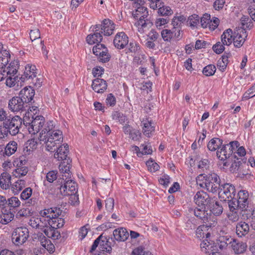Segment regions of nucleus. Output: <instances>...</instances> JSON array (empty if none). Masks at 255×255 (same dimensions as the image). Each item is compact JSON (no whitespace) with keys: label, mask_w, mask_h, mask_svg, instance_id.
<instances>
[{"label":"nucleus","mask_w":255,"mask_h":255,"mask_svg":"<svg viewBox=\"0 0 255 255\" xmlns=\"http://www.w3.org/2000/svg\"><path fill=\"white\" fill-rule=\"evenodd\" d=\"M140 47L138 44L135 42H130L128 46V51L126 52V53L130 52L135 53L138 51Z\"/></svg>","instance_id":"obj_56"},{"label":"nucleus","mask_w":255,"mask_h":255,"mask_svg":"<svg viewBox=\"0 0 255 255\" xmlns=\"http://www.w3.org/2000/svg\"><path fill=\"white\" fill-rule=\"evenodd\" d=\"M113 42L115 46L117 49H122L128 45V37L125 32H119L116 35Z\"/></svg>","instance_id":"obj_14"},{"label":"nucleus","mask_w":255,"mask_h":255,"mask_svg":"<svg viewBox=\"0 0 255 255\" xmlns=\"http://www.w3.org/2000/svg\"><path fill=\"white\" fill-rule=\"evenodd\" d=\"M112 243L109 241V239L107 240L106 241H102L100 243V246H103L102 250L107 252L109 253L112 251Z\"/></svg>","instance_id":"obj_50"},{"label":"nucleus","mask_w":255,"mask_h":255,"mask_svg":"<svg viewBox=\"0 0 255 255\" xmlns=\"http://www.w3.org/2000/svg\"><path fill=\"white\" fill-rule=\"evenodd\" d=\"M222 144V139L219 138H213L208 142L207 147L209 150L214 151L217 149H219V147H221Z\"/></svg>","instance_id":"obj_30"},{"label":"nucleus","mask_w":255,"mask_h":255,"mask_svg":"<svg viewBox=\"0 0 255 255\" xmlns=\"http://www.w3.org/2000/svg\"><path fill=\"white\" fill-rule=\"evenodd\" d=\"M57 171L52 170L49 171L46 175L47 180L50 183H52L57 178Z\"/></svg>","instance_id":"obj_59"},{"label":"nucleus","mask_w":255,"mask_h":255,"mask_svg":"<svg viewBox=\"0 0 255 255\" xmlns=\"http://www.w3.org/2000/svg\"><path fill=\"white\" fill-rule=\"evenodd\" d=\"M7 204L10 207L14 208L18 207L20 202L17 197H12L7 201Z\"/></svg>","instance_id":"obj_54"},{"label":"nucleus","mask_w":255,"mask_h":255,"mask_svg":"<svg viewBox=\"0 0 255 255\" xmlns=\"http://www.w3.org/2000/svg\"><path fill=\"white\" fill-rule=\"evenodd\" d=\"M56 152L54 154L55 158L58 160L62 161L59 165V169L61 173L67 174L65 175L66 179L70 176V169L71 167L72 160L68 157L69 153V145L67 143H64L58 146H57Z\"/></svg>","instance_id":"obj_2"},{"label":"nucleus","mask_w":255,"mask_h":255,"mask_svg":"<svg viewBox=\"0 0 255 255\" xmlns=\"http://www.w3.org/2000/svg\"><path fill=\"white\" fill-rule=\"evenodd\" d=\"M69 201L71 204L73 205H76L79 204V197L78 195L77 194V193H73L71 195H69Z\"/></svg>","instance_id":"obj_64"},{"label":"nucleus","mask_w":255,"mask_h":255,"mask_svg":"<svg viewBox=\"0 0 255 255\" xmlns=\"http://www.w3.org/2000/svg\"><path fill=\"white\" fill-rule=\"evenodd\" d=\"M216 70L215 65L210 64L206 66L203 70V73L206 76H210L213 75Z\"/></svg>","instance_id":"obj_44"},{"label":"nucleus","mask_w":255,"mask_h":255,"mask_svg":"<svg viewBox=\"0 0 255 255\" xmlns=\"http://www.w3.org/2000/svg\"><path fill=\"white\" fill-rule=\"evenodd\" d=\"M36 67L34 65H27L25 67V70L24 74L19 78L20 84L23 82L25 80L33 79L36 77V73L35 72Z\"/></svg>","instance_id":"obj_19"},{"label":"nucleus","mask_w":255,"mask_h":255,"mask_svg":"<svg viewBox=\"0 0 255 255\" xmlns=\"http://www.w3.org/2000/svg\"><path fill=\"white\" fill-rule=\"evenodd\" d=\"M101 32L105 35L109 36L113 34L116 25L110 19H104L102 21Z\"/></svg>","instance_id":"obj_22"},{"label":"nucleus","mask_w":255,"mask_h":255,"mask_svg":"<svg viewBox=\"0 0 255 255\" xmlns=\"http://www.w3.org/2000/svg\"><path fill=\"white\" fill-rule=\"evenodd\" d=\"M233 32L231 29L226 30L221 37L222 43L228 46L231 45L233 41Z\"/></svg>","instance_id":"obj_27"},{"label":"nucleus","mask_w":255,"mask_h":255,"mask_svg":"<svg viewBox=\"0 0 255 255\" xmlns=\"http://www.w3.org/2000/svg\"><path fill=\"white\" fill-rule=\"evenodd\" d=\"M245 163L238 158L231 164L230 167V171L233 173L238 172L239 170L245 166Z\"/></svg>","instance_id":"obj_36"},{"label":"nucleus","mask_w":255,"mask_h":255,"mask_svg":"<svg viewBox=\"0 0 255 255\" xmlns=\"http://www.w3.org/2000/svg\"><path fill=\"white\" fill-rule=\"evenodd\" d=\"M4 147L2 146H0V152H2ZM17 149V143L12 141L9 142L5 147H4V152H3V155L9 156L14 153Z\"/></svg>","instance_id":"obj_28"},{"label":"nucleus","mask_w":255,"mask_h":255,"mask_svg":"<svg viewBox=\"0 0 255 255\" xmlns=\"http://www.w3.org/2000/svg\"><path fill=\"white\" fill-rule=\"evenodd\" d=\"M193 211L194 215L200 219L203 223L207 224L213 223L215 221L214 218H212L210 213H209L204 206H199L194 209H191Z\"/></svg>","instance_id":"obj_7"},{"label":"nucleus","mask_w":255,"mask_h":255,"mask_svg":"<svg viewBox=\"0 0 255 255\" xmlns=\"http://www.w3.org/2000/svg\"><path fill=\"white\" fill-rule=\"evenodd\" d=\"M234 239V238L227 234L220 236L217 240L218 246L221 250H223L226 248L228 245H230L231 246Z\"/></svg>","instance_id":"obj_26"},{"label":"nucleus","mask_w":255,"mask_h":255,"mask_svg":"<svg viewBox=\"0 0 255 255\" xmlns=\"http://www.w3.org/2000/svg\"><path fill=\"white\" fill-rule=\"evenodd\" d=\"M103 37L100 32H95L93 34H89L87 36L86 40L89 44L101 42Z\"/></svg>","instance_id":"obj_32"},{"label":"nucleus","mask_w":255,"mask_h":255,"mask_svg":"<svg viewBox=\"0 0 255 255\" xmlns=\"http://www.w3.org/2000/svg\"><path fill=\"white\" fill-rule=\"evenodd\" d=\"M248 165L245 163V166H243V168H241L238 173V176L241 178H244L245 176L249 174V170L248 169Z\"/></svg>","instance_id":"obj_63"},{"label":"nucleus","mask_w":255,"mask_h":255,"mask_svg":"<svg viewBox=\"0 0 255 255\" xmlns=\"http://www.w3.org/2000/svg\"><path fill=\"white\" fill-rule=\"evenodd\" d=\"M25 106H26V104L19 96L13 97L8 103V107L12 112L22 111Z\"/></svg>","instance_id":"obj_10"},{"label":"nucleus","mask_w":255,"mask_h":255,"mask_svg":"<svg viewBox=\"0 0 255 255\" xmlns=\"http://www.w3.org/2000/svg\"><path fill=\"white\" fill-rule=\"evenodd\" d=\"M33 119H34V118L29 113H26L22 120L23 125L26 127H30V125L32 124L33 121L32 120Z\"/></svg>","instance_id":"obj_53"},{"label":"nucleus","mask_w":255,"mask_h":255,"mask_svg":"<svg viewBox=\"0 0 255 255\" xmlns=\"http://www.w3.org/2000/svg\"><path fill=\"white\" fill-rule=\"evenodd\" d=\"M231 248L235 254H242L246 251L247 245L246 243L234 238Z\"/></svg>","instance_id":"obj_17"},{"label":"nucleus","mask_w":255,"mask_h":255,"mask_svg":"<svg viewBox=\"0 0 255 255\" xmlns=\"http://www.w3.org/2000/svg\"><path fill=\"white\" fill-rule=\"evenodd\" d=\"M10 180V175L7 172H3L0 177V185L1 188L3 189L8 188Z\"/></svg>","instance_id":"obj_31"},{"label":"nucleus","mask_w":255,"mask_h":255,"mask_svg":"<svg viewBox=\"0 0 255 255\" xmlns=\"http://www.w3.org/2000/svg\"><path fill=\"white\" fill-rule=\"evenodd\" d=\"M25 182L23 180H18L15 182L14 185L12 187L13 192L17 194L25 187Z\"/></svg>","instance_id":"obj_41"},{"label":"nucleus","mask_w":255,"mask_h":255,"mask_svg":"<svg viewBox=\"0 0 255 255\" xmlns=\"http://www.w3.org/2000/svg\"><path fill=\"white\" fill-rule=\"evenodd\" d=\"M21 124V119L19 116H16L11 119H7L1 124L4 128V132H8L12 135H15L18 133Z\"/></svg>","instance_id":"obj_4"},{"label":"nucleus","mask_w":255,"mask_h":255,"mask_svg":"<svg viewBox=\"0 0 255 255\" xmlns=\"http://www.w3.org/2000/svg\"><path fill=\"white\" fill-rule=\"evenodd\" d=\"M3 72L6 74V76L8 75L14 76L17 73V69L15 66L10 64L9 66L5 67V68L3 70Z\"/></svg>","instance_id":"obj_47"},{"label":"nucleus","mask_w":255,"mask_h":255,"mask_svg":"<svg viewBox=\"0 0 255 255\" xmlns=\"http://www.w3.org/2000/svg\"><path fill=\"white\" fill-rule=\"evenodd\" d=\"M188 21L190 26L195 27L199 22V17L197 14H193L189 17Z\"/></svg>","instance_id":"obj_52"},{"label":"nucleus","mask_w":255,"mask_h":255,"mask_svg":"<svg viewBox=\"0 0 255 255\" xmlns=\"http://www.w3.org/2000/svg\"><path fill=\"white\" fill-rule=\"evenodd\" d=\"M224 45L221 44L220 42H218L216 44L213 46V50L217 54H220L222 53L225 50Z\"/></svg>","instance_id":"obj_57"},{"label":"nucleus","mask_w":255,"mask_h":255,"mask_svg":"<svg viewBox=\"0 0 255 255\" xmlns=\"http://www.w3.org/2000/svg\"><path fill=\"white\" fill-rule=\"evenodd\" d=\"M60 191L64 196L71 195L73 193H77V184L72 180L65 182L63 185L60 187Z\"/></svg>","instance_id":"obj_11"},{"label":"nucleus","mask_w":255,"mask_h":255,"mask_svg":"<svg viewBox=\"0 0 255 255\" xmlns=\"http://www.w3.org/2000/svg\"><path fill=\"white\" fill-rule=\"evenodd\" d=\"M211 200L209 195L203 191H198L194 196V201L198 206H208L209 204H211Z\"/></svg>","instance_id":"obj_15"},{"label":"nucleus","mask_w":255,"mask_h":255,"mask_svg":"<svg viewBox=\"0 0 255 255\" xmlns=\"http://www.w3.org/2000/svg\"><path fill=\"white\" fill-rule=\"evenodd\" d=\"M58 217L53 218L51 223H49L50 225L54 228H60L63 226L65 223L64 219L58 218Z\"/></svg>","instance_id":"obj_38"},{"label":"nucleus","mask_w":255,"mask_h":255,"mask_svg":"<svg viewBox=\"0 0 255 255\" xmlns=\"http://www.w3.org/2000/svg\"><path fill=\"white\" fill-rule=\"evenodd\" d=\"M112 118L114 120H116L118 122H120L121 124L125 123L126 118L123 116V114L117 112L115 111L112 114Z\"/></svg>","instance_id":"obj_55"},{"label":"nucleus","mask_w":255,"mask_h":255,"mask_svg":"<svg viewBox=\"0 0 255 255\" xmlns=\"http://www.w3.org/2000/svg\"><path fill=\"white\" fill-rule=\"evenodd\" d=\"M34 94V90L31 87H25L20 91L19 97L27 104L31 101Z\"/></svg>","instance_id":"obj_21"},{"label":"nucleus","mask_w":255,"mask_h":255,"mask_svg":"<svg viewBox=\"0 0 255 255\" xmlns=\"http://www.w3.org/2000/svg\"><path fill=\"white\" fill-rule=\"evenodd\" d=\"M201 24L203 28H207L209 23H211V16L209 14L205 13L201 18Z\"/></svg>","instance_id":"obj_48"},{"label":"nucleus","mask_w":255,"mask_h":255,"mask_svg":"<svg viewBox=\"0 0 255 255\" xmlns=\"http://www.w3.org/2000/svg\"><path fill=\"white\" fill-rule=\"evenodd\" d=\"M211 204H209L208 206L211 212L214 215L219 216L223 212V207L220 205L219 203L217 201H215L212 199Z\"/></svg>","instance_id":"obj_29"},{"label":"nucleus","mask_w":255,"mask_h":255,"mask_svg":"<svg viewBox=\"0 0 255 255\" xmlns=\"http://www.w3.org/2000/svg\"><path fill=\"white\" fill-rule=\"evenodd\" d=\"M28 172V169L25 166L16 168L12 172V174L15 177L20 178L21 176L25 175Z\"/></svg>","instance_id":"obj_43"},{"label":"nucleus","mask_w":255,"mask_h":255,"mask_svg":"<svg viewBox=\"0 0 255 255\" xmlns=\"http://www.w3.org/2000/svg\"><path fill=\"white\" fill-rule=\"evenodd\" d=\"M220 178L215 173L206 175L204 184L206 189L210 192L216 193L220 187Z\"/></svg>","instance_id":"obj_5"},{"label":"nucleus","mask_w":255,"mask_h":255,"mask_svg":"<svg viewBox=\"0 0 255 255\" xmlns=\"http://www.w3.org/2000/svg\"><path fill=\"white\" fill-rule=\"evenodd\" d=\"M241 21L242 24V27L241 28H250L252 26V22L250 18L247 16H243L241 18Z\"/></svg>","instance_id":"obj_49"},{"label":"nucleus","mask_w":255,"mask_h":255,"mask_svg":"<svg viewBox=\"0 0 255 255\" xmlns=\"http://www.w3.org/2000/svg\"><path fill=\"white\" fill-rule=\"evenodd\" d=\"M52 122L47 123V126L39 134L38 140L46 144V149L52 151L63 141L62 132L59 130H53Z\"/></svg>","instance_id":"obj_1"},{"label":"nucleus","mask_w":255,"mask_h":255,"mask_svg":"<svg viewBox=\"0 0 255 255\" xmlns=\"http://www.w3.org/2000/svg\"><path fill=\"white\" fill-rule=\"evenodd\" d=\"M158 13L162 16H169L172 14L173 11L171 8L167 6H164L162 3L160 6H158Z\"/></svg>","instance_id":"obj_37"},{"label":"nucleus","mask_w":255,"mask_h":255,"mask_svg":"<svg viewBox=\"0 0 255 255\" xmlns=\"http://www.w3.org/2000/svg\"><path fill=\"white\" fill-rule=\"evenodd\" d=\"M248 36L246 31L244 28L239 29V31H234L233 41L235 47L240 48L245 42Z\"/></svg>","instance_id":"obj_13"},{"label":"nucleus","mask_w":255,"mask_h":255,"mask_svg":"<svg viewBox=\"0 0 255 255\" xmlns=\"http://www.w3.org/2000/svg\"><path fill=\"white\" fill-rule=\"evenodd\" d=\"M161 34L164 41H169L173 37L172 29H164L161 31Z\"/></svg>","instance_id":"obj_51"},{"label":"nucleus","mask_w":255,"mask_h":255,"mask_svg":"<svg viewBox=\"0 0 255 255\" xmlns=\"http://www.w3.org/2000/svg\"><path fill=\"white\" fill-rule=\"evenodd\" d=\"M230 211H239L240 209V205L238 204L237 200L234 198L227 200Z\"/></svg>","instance_id":"obj_39"},{"label":"nucleus","mask_w":255,"mask_h":255,"mask_svg":"<svg viewBox=\"0 0 255 255\" xmlns=\"http://www.w3.org/2000/svg\"><path fill=\"white\" fill-rule=\"evenodd\" d=\"M2 214L0 215V223L2 224H7L12 220L14 215L11 212L4 213L2 210Z\"/></svg>","instance_id":"obj_35"},{"label":"nucleus","mask_w":255,"mask_h":255,"mask_svg":"<svg viewBox=\"0 0 255 255\" xmlns=\"http://www.w3.org/2000/svg\"><path fill=\"white\" fill-rule=\"evenodd\" d=\"M146 164L148 167V170L150 172H154L159 170V165L157 163L154 162V161L151 159L146 161Z\"/></svg>","instance_id":"obj_45"},{"label":"nucleus","mask_w":255,"mask_h":255,"mask_svg":"<svg viewBox=\"0 0 255 255\" xmlns=\"http://www.w3.org/2000/svg\"><path fill=\"white\" fill-rule=\"evenodd\" d=\"M113 235L115 240L119 242L126 241L129 236L127 229L124 228L115 229L113 232Z\"/></svg>","instance_id":"obj_25"},{"label":"nucleus","mask_w":255,"mask_h":255,"mask_svg":"<svg viewBox=\"0 0 255 255\" xmlns=\"http://www.w3.org/2000/svg\"><path fill=\"white\" fill-rule=\"evenodd\" d=\"M18 80L17 77H12L11 76L6 77L5 84L6 86L11 87L15 85L16 81Z\"/></svg>","instance_id":"obj_62"},{"label":"nucleus","mask_w":255,"mask_h":255,"mask_svg":"<svg viewBox=\"0 0 255 255\" xmlns=\"http://www.w3.org/2000/svg\"><path fill=\"white\" fill-rule=\"evenodd\" d=\"M93 52L95 55L99 56L100 60L102 62L106 63L110 59L111 56L108 52V49L103 44H97L94 46Z\"/></svg>","instance_id":"obj_9"},{"label":"nucleus","mask_w":255,"mask_h":255,"mask_svg":"<svg viewBox=\"0 0 255 255\" xmlns=\"http://www.w3.org/2000/svg\"><path fill=\"white\" fill-rule=\"evenodd\" d=\"M218 190L219 197L223 201H226L235 196V188L232 184L226 183L222 185Z\"/></svg>","instance_id":"obj_8"},{"label":"nucleus","mask_w":255,"mask_h":255,"mask_svg":"<svg viewBox=\"0 0 255 255\" xmlns=\"http://www.w3.org/2000/svg\"><path fill=\"white\" fill-rule=\"evenodd\" d=\"M32 125L28 127V130L30 133L35 134L37 133L44 125L45 119L43 116H37L33 120Z\"/></svg>","instance_id":"obj_12"},{"label":"nucleus","mask_w":255,"mask_h":255,"mask_svg":"<svg viewBox=\"0 0 255 255\" xmlns=\"http://www.w3.org/2000/svg\"><path fill=\"white\" fill-rule=\"evenodd\" d=\"M32 192V190L31 188H26L21 193V198L24 200L28 199L31 196Z\"/></svg>","instance_id":"obj_58"},{"label":"nucleus","mask_w":255,"mask_h":255,"mask_svg":"<svg viewBox=\"0 0 255 255\" xmlns=\"http://www.w3.org/2000/svg\"><path fill=\"white\" fill-rule=\"evenodd\" d=\"M105 207L110 212L113 210L114 207V200L113 198H109L105 200Z\"/></svg>","instance_id":"obj_60"},{"label":"nucleus","mask_w":255,"mask_h":255,"mask_svg":"<svg viewBox=\"0 0 255 255\" xmlns=\"http://www.w3.org/2000/svg\"><path fill=\"white\" fill-rule=\"evenodd\" d=\"M250 231L248 224L245 222L241 221L236 225V233L239 237H243L247 235Z\"/></svg>","instance_id":"obj_24"},{"label":"nucleus","mask_w":255,"mask_h":255,"mask_svg":"<svg viewBox=\"0 0 255 255\" xmlns=\"http://www.w3.org/2000/svg\"><path fill=\"white\" fill-rule=\"evenodd\" d=\"M147 12H146V14H143L142 15L139 16V20L137 22V25L138 26H142L143 27L151 26V23L147 19H145L147 17Z\"/></svg>","instance_id":"obj_42"},{"label":"nucleus","mask_w":255,"mask_h":255,"mask_svg":"<svg viewBox=\"0 0 255 255\" xmlns=\"http://www.w3.org/2000/svg\"><path fill=\"white\" fill-rule=\"evenodd\" d=\"M41 222L40 218L32 217L29 221V224L30 226H31L33 228H39L41 229H43L42 228L44 227L42 225H40V222Z\"/></svg>","instance_id":"obj_46"},{"label":"nucleus","mask_w":255,"mask_h":255,"mask_svg":"<svg viewBox=\"0 0 255 255\" xmlns=\"http://www.w3.org/2000/svg\"><path fill=\"white\" fill-rule=\"evenodd\" d=\"M9 58V52L6 50L3 51V53L0 55V69H4L5 68Z\"/></svg>","instance_id":"obj_34"},{"label":"nucleus","mask_w":255,"mask_h":255,"mask_svg":"<svg viewBox=\"0 0 255 255\" xmlns=\"http://www.w3.org/2000/svg\"><path fill=\"white\" fill-rule=\"evenodd\" d=\"M28 230L25 227L15 229L12 234V241L16 246L21 245L27 240L29 235Z\"/></svg>","instance_id":"obj_6"},{"label":"nucleus","mask_w":255,"mask_h":255,"mask_svg":"<svg viewBox=\"0 0 255 255\" xmlns=\"http://www.w3.org/2000/svg\"><path fill=\"white\" fill-rule=\"evenodd\" d=\"M30 38L32 41L40 38V33L38 29L31 30L29 33Z\"/></svg>","instance_id":"obj_61"},{"label":"nucleus","mask_w":255,"mask_h":255,"mask_svg":"<svg viewBox=\"0 0 255 255\" xmlns=\"http://www.w3.org/2000/svg\"><path fill=\"white\" fill-rule=\"evenodd\" d=\"M200 246L202 251L206 253L209 252V251H212L213 247L212 242L207 238L202 242Z\"/></svg>","instance_id":"obj_40"},{"label":"nucleus","mask_w":255,"mask_h":255,"mask_svg":"<svg viewBox=\"0 0 255 255\" xmlns=\"http://www.w3.org/2000/svg\"><path fill=\"white\" fill-rule=\"evenodd\" d=\"M239 199L237 200L238 204L240 205V210L244 211L248 207L249 193L246 190H241L238 193Z\"/></svg>","instance_id":"obj_18"},{"label":"nucleus","mask_w":255,"mask_h":255,"mask_svg":"<svg viewBox=\"0 0 255 255\" xmlns=\"http://www.w3.org/2000/svg\"><path fill=\"white\" fill-rule=\"evenodd\" d=\"M153 124L151 121L143 123L142 131L145 135L149 137L152 132L154 131V127Z\"/></svg>","instance_id":"obj_33"},{"label":"nucleus","mask_w":255,"mask_h":255,"mask_svg":"<svg viewBox=\"0 0 255 255\" xmlns=\"http://www.w3.org/2000/svg\"><path fill=\"white\" fill-rule=\"evenodd\" d=\"M217 224L216 221H214L213 223H209L206 224V225H203L198 227L196 231V235L198 238L201 239L204 238V235L206 236V239H208L211 234L210 232H207L209 228H211L212 225L214 226Z\"/></svg>","instance_id":"obj_16"},{"label":"nucleus","mask_w":255,"mask_h":255,"mask_svg":"<svg viewBox=\"0 0 255 255\" xmlns=\"http://www.w3.org/2000/svg\"><path fill=\"white\" fill-rule=\"evenodd\" d=\"M239 145L238 141H231L229 143L222 145L221 149H218L217 156L219 159L223 161L224 166H227V162L225 161L232 154L234 150Z\"/></svg>","instance_id":"obj_3"},{"label":"nucleus","mask_w":255,"mask_h":255,"mask_svg":"<svg viewBox=\"0 0 255 255\" xmlns=\"http://www.w3.org/2000/svg\"><path fill=\"white\" fill-rule=\"evenodd\" d=\"M107 83L102 79L97 78L93 81L92 87L98 93H103L107 88Z\"/></svg>","instance_id":"obj_20"},{"label":"nucleus","mask_w":255,"mask_h":255,"mask_svg":"<svg viewBox=\"0 0 255 255\" xmlns=\"http://www.w3.org/2000/svg\"><path fill=\"white\" fill-rule=\"evenodd\" d=\"M62 210L57 207L50 208L41 211L40 214L43 217H46L52 220L57 216H59L62 213Z\"/></svg>","instance_id":"obj_23"}]
</instances>
